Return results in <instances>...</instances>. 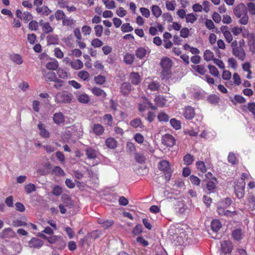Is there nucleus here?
Segmentation results:
<instances>
[{
  "instance_id": "nucleus-46",
  "label": "nucleus",
  "mask_w": 255,
  "mask_h": 255,
  "mask_svg": "<svg viewBox=\"0 0 255 255\" xmlns=\"http://www.w3.org/2000/svg\"><path fill=\"white\" fill-rule=\"evenodd\" d=\"M208 68L209 69V72L214 77H219V72L217 69V68L213 66V65H208Z\"/></svg>"
},
{
  "instance_id": "nucleus-55",
  "label": "nucleus",
  "mask_w": 255,
  "mask_h": 255,
  "mask_svg": "<svg viewBox=\"0 0 255 255\" xmlns=\"http://www.w3.org/2000/svg\"><path fill=\"white\" fill-rule=\"evenodd\" d=\"M185 19L186 22L193 23V22L196 20L197 17L195 14H193V13H190V14H186L185 16Z\"/></svg>"
},
{
  "instance_id": "nucleus-45",
  "label": "nucleus",
  "mask_w": 255,
  "mask_h": 255,
  "mask_svg": "<svg viewBox=\"0 0 255 255\" xmlns=\"http://www.w3.org/2000/svg\"><path fill=\"white\" fill-rule=\"evenodd\" d=\"M75 20L71 17H67L66 16L62 20V24L64 26H71L74 24Z\"/></svg>"
},
{
  "instance_id": "nucleus-42",
  "label": "nucleus",
  "mask_w": 255,
  "mask_h": 255,
  "mask_svg": "<svg viewBox=\"0 0 255 255\" xmlns=\"http://www.w3.org/2000/svg\"><path fill=\"white\" fill-rule=\"evenodd\" d=\"M78 101L83 104H87L90 101V98L88 95L82 94L79 95L77 97Z\"/></svg>"
},
{
  "instance_id": "nucleus-64",
  "label": "nucleus",
  "mask_w": 255,
  "mask_h": 255,
  "mask_svg": "<svg viewBox=\"0 0 255 255\" xmlns=\"http://www.w3.org/2000/svg\"><path fill=\"white\" fill-rule=\"evenodd\" d=\"M248 109H249V111L252 113L255 118V103H249L248 104Z\"/></svg>"
},
{
  "instance_id": "nucleus-43",
  "label": "nucleus",
  "mask_w": 255,
  "mask_h": 255,
  "mask_svg": "<svg viewBox=\"0 0 255 255\" xmlns=\"http://www.w3.org/2000/svg\"><path fill=\"white\" fill-rule=\"evenodd\" d=\"M51 173L56 176H64L65 172L59 166H55L52 170Z\"/></svg>"
},
{
  "instance_id": "nucleus-15",
  "label": "nucleus",
  "mask_w": 255,
  "mask_h": 255,
  "mask_svg": "<svg viewBox=\"0 0 255 255\" xmlns=\"http://www.w3.org/2000/svg\"><path fill=\"white\" fill-rule=\"evenodd\" d=\"M228 28V27L227 26H222L220 30L223 33L226 41L230 43V42H232L233 38L230 31H229Z\"/></svg>"
},
{
  "instance_id": "nucleus-2",
  "label": "nucleus",
  "mask_w": 255,
  "mask_h": 255,
  "mask_svg": "<svg viewBox=\"0 0 255 255\" xmlns=\"http://www.w3.org/2000/svg\"><path fill=\"white\" fill-rule=\"evenodd\" d=\"M162 71L161 76L162 79L167 78V76L171 73V68L172 66V62L170 59L167 57L162 58L160 61Z\"/></svg>"
},
{
  "instance_id": "nucleus-26",
  "label": "nucleus",
  "mask_w": 255,
  "mask_h": 255,
  "mask_svg": "<svg viewBox=\"0 0 255 255\" xmlns=\"http://www.w3.org/2000/svg\"><path fill=\"white\" fill-rule=\"evenodd\" d=\"M251 64L249 62L245 63L242 65V68L243 70L247 72V75H246V77L248 79H251L252 77V72L251 70Z\"/></svg>"
},
{
  "instance_id": "nucleus-29",
  "label": "nucleus",
  "mask_w": 255,
  "mask_h": 255,
  "mask_svg": "<svg viewBox=\"0 0 255 255\" xmlns=\"http://www.w3.org/2000/svg\"><path fill=\"white\" fill-rule=\"evenodd\" d=\"M197 169L202 173H206L207 171V167L205 162L202 160H198L196 163Z\"/></svg>"
},
{
  "instance_id": "nucleus-39",
  "label": "nucleus",
  "mask_w": 255,
  "mask_h": 255,
  "mask_svg": "<svg viewBox=\"0 0 255 255\" xmlns=\"http://www.w3.org/2000/svg\"><path fill=\"white\" fill-rule=\"evenodd\" d=\"M157 119L160 122H167L168 121L169 117L165 113L161 112L158 114Z\"/></svg>"
},
{
  "instance_id": "nucleus-56",
  "label": "nucleus",
  "mask_w": 255,
  "mask_h": 255,
  "mask_svg": "<svg viewBox=\"0 0 255 255\" xmlns=\"http://www.w3.org/2000/svg\"><path fill=\"white\" fill-rule=\"evenodd\" d=\"M25 190L28 194H30L36 190L35 186L32 183H29L25 186Z\"/></svg>"
},
{
  "instance_id": "nucleus-8",
  "label": "nucleus",
  "mask_w": 255,
  "mask_h": 255,
  "mask_svg": "<svg viewBox=\"0 0 255 255\" xmlns=\"http://www.w3.org/2000/svg\"><path fill=\"white\" fill-rule=\"evenodd\" d=\"M162 143L167 146H172L175 143V139L173 136L169 134H165L162 136Z\"/></svg>"
},
{
  "instance_id": "nucleus-36",
  "label": "nucleus",
  "mask_w": 255,
  "mask_h": 255,
  "mask_svg": "<svg viewBox=\"0 0 255 255\" xmlns=\"http://www.w3.org/2000/svg\"><path fill=\"white\" fill-rule=\"evenodd\" d=\"M36 11L38 13H42L45 15H48L51 12V10L46 6L37 7L36 8Z\"/></svg>"
},
{
  "instance_id": "nucleus-22",
  "label": "nucleus",
  "mask_w": 255,
  "mask_h": 255,
  "mask_svg": "<svg viewBox=\"0 0 255 255\" xmlns=\"http://www.w3.org/2000/svg\"><path fill=\"white\" fill-rule=\"evenodd\" d=\"M192 68L194 70L202 75H204L207 71L205 65H193Z\"/></svg>"
},
{
  "instance_id": "nucleus-53",
  "label": "nucleus",
  "mask_w": 255,
  "mask_h": 255,
  "mask_svg": "<svg viewBox=\"0 0 255 255\" xmlns=\"http://www.w3.org/2000/svg\"><path fill=\"white\" fill-rule=\"evenodd\" d=\"M135 159L136 162L139 163H143L145 162V157L142 153H136L135 154Z\"/></svg>"
},
{
  "instance_id": "nucleus-28",
  "label": "nucleus",
  "mask_w": 255,
  "mask_h": 255,
  "mask_svg": "<svg viewBox=\"0 0 255 255\" xmlns=\"http://www.w3.org/2000/svg\"><path fill=\"white\" fill-rule=\"evenodd\" d=\"M92 93L95 95V96H101L103 98H105L106 96H107V94L105 92V91L99 88H98V87H94L92 88Z\"/></svg>"
},
{
  "instance_id": "nucleus-12",
  "label": "nucleus",
  "mask_w": 255,
  "mask_h": 255,
  "mask_svg": "<svg viewBox=\"0 0 255 255\" xmlns=\"http://www.w3.org/2000/svg\"><path fill=\"white\" fill-rule=\"evenodd\" d=\"M218 181L215 177H212L206 183V187L210 193L215 192Z\"/></svg>"
},
{
  "instance_id": "nucleus-37",
  "label": "nucleus",
  "mask_w": 255,
  "mask_h": 255,
  "mask_svg": "<svg viewBox=\"0 0 255 255\" xmlns=\"http://www.w3.org/2000/svg\"><path fill=\"white\" fill-rule=\"evenodd\" d=\"M249 22V16L248 15V8L246 6V10L243 13L241 18L239 20V22L243 25H246Z\"/></svg>"
},
{
  "instance_id": "nucleus-3",
  "label": "nucleus",
  "mask_w": 255,
  "mask_h": 255,
  "mask_svg": "<svg viewBox=\"0 0 255 255\" xmlns=\"http://www.w3.org/2000/svg\"><path fill=\"white\" fill-rule=\"evenodd\" d=\"M72 101V94L66 91L59 92L55 96V101L57 104L70 103Z\"/></svg>"
},
{
  "instance_id": "nucleus-58",
  "label": "nucleus",
  "mask_w": 255,
  "mask_h": 255,
  "mask_svg": "<svg viewBox=\"0 0 255 255\" xmlns=\"http://www.w3.org/2000/svg\"><path fill=\"white\" fill-rule=\"evenodd\" d=\"M91 45L94 47H100L103 45V42L98 38H95L91 41Z\"/></svg>"
},
{
  "instance_id": "nucleus-60",
  "label": "nucleus",
  "mask_w": 255,
  "mask_h": 255,
  "mask_svg": "<svg viewBox=\"0 0 255 255\" xmlns=\"http://www.w3.org/2000/svg\"><path fill=\"white\" fill-rule=\"evenodd\" d=\"M159 86L160 85L158 82L153 81L148 85V87L151 91H156L159 89Z\"/></svg>"
},
{
  "instance_id": "nucleus-24",
  "label": "nucleus",
  "mask_w": 255,
  "mask_h": 255,
  "mask_svg": "<svg viewBox=\"0 0 255 255\" xmlns=\"http://www.w3.org/2000/svg\"><path fill=\"white\" fill-rule=\"evenodd\" d=\"M54 122L56 124H60L64 122V117L61 112L55 113L53 117Z\"/></svg>"
},
{
  "instance_id": "nucleus-34",
  "label": "nucleus",
  "mask_w": 255,
  "mask_h": 255,
  "mask_svg": "<svg viewBox=\"0 0 255 255\" xmlns=\"http://www.w3.org/2000/svg\"><path fill=\"white\" fill-rule=\"evenodd\" d=\"M10 60L17 64L20 65L23 63L21 56L18 54H13L10 56Z\"/></svg>"
},
{
  "instance_id": "nucleus-16",
  "label": "nucleus",
  "mask_w": 255,
  "mask_h": 255,
  "mask_svg": "<svg viewBox=\"0 0 255 255\" xmlns=\"http://www.w3.org/2000/svg\"><path fill=\"white\" fill-rule=\"evenodd\" d=\"M150 52L149 49L143 47H139L135 50V55L139 59H143Z\"/></svg>"
},
{
  "instance_id": "nucleus-10",
  "label": "nucleus",
  "mask_w": 255,
  "mask_h": 255,
  "mask_svg": "<svg viewBox=\"0 0 255 255\" xmlns=\"http://www.w3.org/2000/svg\"><path fill=\"white\" fill-rule=\"evenodd\" d=\"M233 249V244L231 241H224L221 243V250L223 253H231Z\"/></svg>"
},
{
  "instance_id": "nucleus-25",
  "label": "nucleus",
  "mask_w": 255,
  "mask_h": 255,
  "mask_svg": "<svg viewBox=\"0 0 255 255\" xmlns=\"http://www.w3.org/2000/svg\"><path fill=\"white\" fill-rule=\"evenodd\" d=\"M131 83L133 85H138L140 82V77L138 73L132 72L130 74Z\"/></svg>"
},
{
  "instance_id": "nucleus-61",
  "label": "nucleus",
  "mask_w": 255,
  "mask_h": 255,
  "mask_svg": "<svg viewBox=\"0 0 255 255\" xmlns=\"http://www.w3.org/2000/svg\"><path fill=\"white\" fill-rule=\"evenodd\" d=\"M32 19V15L28 11L23 13V15L21 19L23 20L24 22H27Z\"/></svg>"
},
{
  "instance_id": "nucleus-33",
  "label": "nucleus",
  "mask_w": 255,
  "mask_h": 255,
  "mask_svg": "<svg viewBox=\"0 0 255 255\" xmlns=\"http://www.w3.org/2000/svg\"><path fill=\"white\" fill-rule=\"evenodd\" d=\"M70 64L72 68L75 70H79L83 68V63L80 59H77L75 61H70Z\"/></svg>"
},
{
  "instance_id": "nucleus-35",
  "label": "nucleus",
  "mask_w": 255,
  "mask_h": 255,
  "mask_svg": "<svg viewBox=\"0 0 255 255\" xmlns=\"http://www.w3.org/2000/svg\"><path fill=\"white\" fill-rule=\"evenodd\" d=\"M58 66V62L56 60H54L48 62L46 65V67L48 70H54L57 69Z\"/></svg>"
},
{
  "instance_id": "nucleus-62",
  "label": "nucleus",
  "mask_w": 255,
  "mask_h": 255,
  "mask_svg": "<svg viewBox=\"0 0 255 255\" xmlns=\"http://www.w3.org/2000/svg\"><path fill=\"white\" fill-rule=\"evenodd\" d=\"M47 80L49 81H53L56 80V76L55 73L53 72H48L45 76Z\"/></svg>"
},
{
  "instance_id": "nucleus-23",
  "label": "nucleus",
  "mask_w": 255,
  "mask_h": 255,
  "mask_svg": "<svg viewBox=\"0 0 255 255\" xmlns=\"http://www.w3.org/2000/svg\"><path fill=\"white\" fill-rule=\"evenodd\" d=\"M207 101L208 103H210L211 104L216 105L220 103L221 99L218 95H216V94H211L208 96Z\"/></svg>"
},
{
  "instance_id": "nucleus-21",
  "label": "nucleus",
  "mask_w": 255,
  "mask_h": 255,
  "mask_svg": "<svg viewBox=\"0 0 255 255\" xmlns=\"http://www.w3.org/2000/svg\"><path fill=\"white\" fill-rule=\"evenodd\" d=\"M92 131L96 135H101L104 131V128L101 125L96 124L92 127Z\"/></svg>"
},
{
  "instance_id": "nucleus-59",
  "label": "nucleus",
  "mask_w": 255,
  "mask_h": 255,
  "mask_svg": "<svg viewBox=\"0 0 255 255\" xmlns=\"http://www.w3.org/2000/svg\"><path fill=\"white\" fill-rule=\"evenodd\" d=\"M122 30L123 32H130L133 30V27L130 25L129 23H126L123 24L121 27Z\"/></svg>"
},
{
  "instance_id": "nucleus-1",
  "label": "nucleus",
  "mask_w": 255,
  "mask_h": 255,
  "mask_svg": "<svg viewBox=\"0 0 255 255\" xmlns=\"http://www.w3.org/2000/svg\"><path fill=\"white\" fill-rule=\"evenodd\" d=\"M192 234L191 227L186 224H176V246H182L188 241Z\"/></svg>"
},
{
  "instance_id": "nucleus-7",
  "label": "nucleus",
  "mask_w": 255,
  "mask_h": 255,
  "mask_svg": "<svg viewBox=\"0 0 255 255\" xmlns=\"http://www.w3.org/2000/svg\"><path fill=\"white\" fill-rule=\"evenodd\" d=\"M233 53L236 57L241 60H244L246 57V52L244 48L241 46H238L236 48H233Z\"/></svg>"
},
{
  "instance_id": "nucleus-44",
  "label": "nucleus",
  "mask_w": 255,
  "mask_h": 255,
  "mask_svg": "<svg viewBox=\"0 0 255 255\" xmlns=\"http://www.w3.org/2000/svg\"><path fill=\"white\" fill-rule=\"evenodd\" d=\"M175 234V226H171L168 231V236L170 240L173 242H174V235Z\"/></svg>"
},
{
  "instance_id": "nucleus-50",
  "label": "nucleus",
  "mask_w": 255,
  "mask_h": 255,
  "mask_svg": "<svg viewBox=\"0 0 255 255\" xmlns=\"http://www.w3.org/2000/svg\"><path fill=\"white\" fill-rule=\"evenodd\" d=\"M42 31L44 33L48 34L53 31V28L49 22H45L42 27Z\"/></svg>"
},
{
  "instance_id": "nucleus-18",
  "label": "nucleus",
  "mask_w": 255,
  "mask_h": 255,
  "mask_svg": "<svg viewBox=\"0 0 255 255\" xmlns=\"http://www.w3.org/2000/svg\"><path fill=\"white\" fill-rule=\"evenodd\" d=\"M121 92L123 95L127 96L128 95L131 91V86L128 82L123 83L120 87Z\"/></svg>"
},
{
  "instance_id": "nucleus-41",
  "label": "nucleus",
  "mask_w": 255,
  "mask_h": 255,
  "mask_svg": "<svg viewBox=\"0 0 255 255\" xmlns=\"http://www.w3.org/2000/svg\"><path fill=\"white\" fill-rule=\"evenodd\" d=\"M55 248H57L58 250H63L65 246L66 243L63 241L62 237H59L58 240L57 241V242L55 243Z\"/></svg>"
},
{
  "instance_id": "nucleus-31",
  "label": "nucleus",
  "mask_w": 255,
  "mask_h": 255,
  "mask_svg": "<svg viewBox=\"0 0 255 255\" xmlns=\"http://www.w3.org/2000/svg\"><path fill=\"white\" fill-rule=\"evenodd\" d=\"M184 163L186 165H190L194 161V156L192 154L188 153L183 157Z\"/></svg>"
},
{
  "instance_id": "nucleus-40",
  "label": "nucleus",
  "mask_w": 255,
  "mask_h": 255,
  "mask_svg": "<svg viewBox=\"0 0 255 255\" xmlns=\"http://www.w3.org/2000/svg\"><path fill=\"white\" fill-rule=\"evenodd\" d=\"M214 54L212 51L210 50V49H207L204 52V58L206 61H210V60H213L214 58Z\"/></svg>"
},
{
  "instance_id": "nucleus-9",
  "label": "nucleus",
  "mask_w": 255,
  "mask_h": 255,
  "mask_svg": "<svg viewBox=\"0 0 255 255\" xmlns=\"http://www.w3.org/2000/svg\"><path fill=\"white\" fill-rule=\"evenodd\" d=\"M183 116L186 119L191 120L194 118L195 116V111L193 107L190 106H187L184 108Z\"/></svg>"
},
{
  "instance_id": "nucleus-17",
  "label": "nucleus",
  "mask_w": 255,
  "mask_h": 255,
  "mask_svg": "<svg viewBox=\"0 0 255 255\" xmlns=\"http://www.w3.org/2000/svg\"><path fill=\"white\" fill-rule=\"evenodd\" d=\"M248 45L250 51L255 52V34L250 33L248 35Z\"/></svg>"
},
{
  "instance_id": "nucleus-48",
  "label": "nucleus",
  "mask_w": 255,
  "mask_h": 255,
  "mask_svg": "<svg viewBox=\"0 0 255 255\" xmlns=\"http://www.w3.org/2000/svg\"><path fill=\"white\" fill-rule=\"evenodd\" d=\"M190 182L194 186H199L201 183V180L196 175H192L190 176Z\"/></svg>"
},
{
  "instance_id": "nucleus-4",
  "label": "nucleus",
  "mask_w": 255,
  "mask_h": 255,
  "mask_svg": "<svg viewBox=\"0 0 255 255\" xmlns=\"http://www.w3.org/2000/svg\"><path fill=\"white\" fill-rule=\"evenodd\" d=\"M246 236L244 227H235L232 230L231 237L234 241H241Z\"/></svg>"
},
{
  "instance_id": "nucleus-19",
  "label": "nucleus",
  "mask_w": 255,
  "mask_h": 255,
  "mask_svg": "<svg viewBox=\"0 0 255 255\" xmlns=\"http://www.w3.org/2000/svg\"><path fill=\"white\" fill-rule=\"evenodd\" d=\"M246 204L248 205L249 209L251 210L255 209V196L254 195H249L247 197Z\"/></svg>"
},
{
  "instance_id": "nucleus-52",
  "label": "nucleus",
  "mask_w": 255,
  "mask_h": 255,
  "mask_svg": "<svg viewBox=\"0 0 255 255\" xmlns=\"http://www.w3.org/2000/svg\"><path fill=\"white\" fill-rule=\"evenodd\" d=\"M228 162L232 164H237L238 162V160L236 158V155L233 152H230L228 155Z\"/></svg>"
},
{
  "instance_id": "nucleus-20",
  "label": "nucleus",
  "mask_w": 255,
  "mask_h": 255,
  "mask_svg": "<svg viewBox=\"0 0 255 255\" xmlns=\"http://www.w3.org/2000/svg\"><path fill=\"white\" fill-rule=\"evenodd\" d=\"M86 155L89 159H95L97 157L98 152L92 147H88L85 150Z\"/></svg>"
},
{
  "instance_id": "nucleus-14",
  "label": "nucleus",
  "mask_w": 255,
  "mask_h": 255,
  "mask_svg": "<svg viewBox=\"0 0 255 255\" xmlns=\"http://www.w3.org/2000/svg\"><path fill=\"white\" fill-rule=\"evenodd\" d=\"M246 11V5L244 3H240V4L237 5L234 8V12L237 17H242L243 14L245 13Z\"/></svg>"
},
{
  "instance_id": "nucleus-11",
  "label": "nucleus",
  "mask_w": 255,
  "mask_h": 255,
  "mask_svg": "<svg viewBox=\"0 0 255 255\" xmlns=\"http://www.w3.org/2000/svg\"><path fill=\"white\" fill-rule=\"evenodd\" d=\"M15 236V233L10 228L4 229L0 233V238L1 239L12 238Z\"/></svg>"
},
{
  "instance_id": "nucleus-32",
  "label": "nucleus",
  "mask_w": 255,
  "mask_h": 255,
  "mask_svg": "<svg viewBox=\"0 0 255 255\" xmlns=\"http://www.w3.org/2000/svg\"><path fill=\"white\" fill-rule=\"evenodd\" d=\"M106 145L110 148L114 149L117 146V141L113 137H109L106 140Z\"/></svg>"
},
{
  "instance_id": "nucleus-5",
  "label": "nucleus",
  "mask_w": 255,
  "mask_h": 255,
  "mask_svg": "<svg viewBox=\"0 0 255 255\" xmlns=\"http://www.w3.org/2000/svg\"><path fill=\"white\" fill-rule=\"evenodd\" d=\"M246 187L245 181L238 180L235 183V193L238 198H242L245 195V189Z\"/></svg>"
},
{
  "instance_id": "nucleus-57",
  "label": "nucleus",
  "mask_w": 255,
  "mask_h": 255,
  "mask_svg": "<svg viewBox=\"0 0 255 255\" xmlns=\"http://www.w3.org/2000/svg\"><path fill=\"white\" fill-rule=\"evenodd\" d=\"M12 225L15 227H21V226H26L27 225V224L24 221L19 220H13L12 222Z\"/></svg>"
},
{
  "instance_id": "nucleus-30",
  "label": "nucleus",
  "mask_w": 255,
  "mask_h": 255,
  "mask_svg": "<svg viewBox=\"0 0 255 255\" xmlns=\"http://www.w3.org/2000/svg\"><path fill=\"white\" fill-rule=\"evenodd\" d=\"M129 125L134 128H143V126L139 118H136L130 121Z\"/></svg>"
},
{
  "instance_id": "nucleus-13",
  "label": "nucleus",
  "mask_w": 255,
  "mask_h": 255,
  "mask_svg": "<svg viewBox=\"0 0 255 255\" xmlns=\"http://www.w3.org/2000/svg\"><path fill=\"white\" fill-rule=\"evenodd\" d=\"M43 245V241L36 238H32L28 242L29 247L32 248L39 249Z\"/></svg>"
},
{
  "instance_id": "nucleus-6",
  "label": "nucleus",
  "mask_w": 255,
  "mask_h": 255,
  "mask_svg": "<svg viewBox=\"0 0 255 255\" xmlns=\"http://www.w3.org/2000/svg\"><path fill=\"white\" fill-rule=\"evenodd\" d=\"M158 168L164 173L166 180H169L171 174L169 163L166 160H162L158 163Z\"/></svg>"
},
{
  "instance_id": "nucleus-38",
  "label": "nucleus",
  "mask_w": 255,
  "mask_h": 255,
  "mask_svg": "<svg viewBox=\"0 0 255 255\" xmlns=\"http://www.w3.org/2000/svg\"><path fill=\"white\" fill-rule=\"evenodd\" d=\"M134 59V56L133 54L127 53L124 56V61L126 64L131 65L132 64Z\"/></svg>"
},
{
  "instance_id": "nucleus-63",
  "label": "nucleus",
  "mask_w": 255,
  "mask_h": 255,
  "mask_svg": "<svg viewBox=\"0 0 255 255\" xmlns=\"http://www.w3.org/2000/svg\"><path fill=\"white\" fill-rule=\"evenodd\" d=\"M28 27L31 30H37L38 29V23L35 20H32L29 22Z\"/></svg>"
},
{
  "instance_id": "nucleus-27",
  "label": "nucleus",
  "mask_w": 255,
  "mask_h": 255,
  "mask_svg": "<svg viewBox=\"0 0 255 255\" xmlns=\"http://www.w3.org/2000/svg\"><path fill=\"white\" fill-rule=\"evenodd\" d=\"M211 227L214 232H218L222 227V224L219 220H213L211 224Z\"/></svg>"
},
{
  "instance_id": "nucleus-51",
  "label": "nucleus",
  "mask_w": 255,
  "mask_h": 255,
  "mask_svg": "<svg viewBox=\"0 0 255 255\" xmlns=\"http://www.w3.org/2000/svg\"><path fill=\"white\" fill-rule=\"evenodd\" d=\"M151 11L153 14L156 17H158L161 14L160 8L156 5L152 6Z\"/></svg>"
},
{
  "instance_id": "nucleus-54",
  "label": "nucleus",
  "mask_w": 255,
  "mask_h": 255,
  "mask_svg": "<svg viewBox=\"0 0 255 255\" xmlns=\"http://www.w3.org/2000/svg\"><path fill=\"white\" fill-rule=\"evenodd\" d=\"M55 16L57 20H63V19L66 17V15L62 10H57L55 12Z\"/></svg>"
},
{
  "instance_id": "nucleus-49",
  "label": "nucleus",
  "mask_w": 255,
  "mask_h": 255,
  "mask_svg": "<svg viewBox=\"0 0 255 255\" xmlns=\"http://www.w3.org/2000/svg\"><path fill=\"white\" fill-rule=\"evenodd\" d=\"M47 40L48 44H55L57 43L58 38L56 35H49L47 37Z\"/></svg>"
},
{
  "instance_id": "nucleus-47",
  "label": "nucleus",
  "mask_w": 255,
  "mask_h": 255,
  "mask_svg": "<svg viewBox=\"0 0 255 255\" xmlns=\"http://www.w3.org/2000/svg\"><path fill=\"white\" fill-rule=\"evenodd\" d=\"M78 76L84 81H86L89 79L90 77V74L87 71L82 70L78 73Z\"/></svg>"
}]
</instances>
